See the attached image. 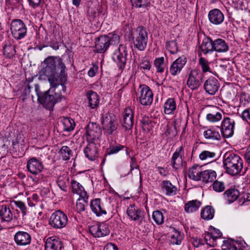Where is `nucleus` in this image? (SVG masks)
<instances>
[{
	"label": "nucleus",
	"mask_w": 250,
	"mask_h": 250,
	"mask_svg": "<svg viewBox=\"0 0 250 250\" xmlns=\"http://www.w3.org/2000/svg\"><path fill=\"white\" fill-rule=\"evenodd\" d=\"M223 164L226 172L231 176L239 174L243 168L241 158L231 152H228L224 154Z\"/></svg>",
	"instance_id": "f257e3e1"
},
{
	"label": "nucleus",
	"mask_w": 250,
	"mask_h": 250,
	"mask_svg": "<svg viewBox=\"0 0 250 250\" xmlns=\"http://www.w3.org/2000/svg\"><path fill=\"white\" fill-rule=\"evenodd\" d=\"M57 58L54 56H49L46 58L43 63L45 66L43 68L41 73L42 75L46 76L50 83L51 88H55L61 83L59 81L57 70Z\"/></svg>",
	"instance_id": "f03ea898"
},
{
	"label": "nucleus",
	"mask_w": 250,
	"mask_h": 250,
	"mask_svg": "<svg viewBox=\"0 0 250 250\" xmlns=\"http://www.w3.org/2000/svg\"><path fill=\"white\" fill-rule=\"evenodd\" d=\"M133 44L140 51H144L146 47L148 33L143 26L138 27L133 36Z\"/></svg>",
	"instance_id": "7ed1b4c3"
},
{
	"label": "nucleus",
	"mask_w": 250,
	"mask_h": 250,
	"mask_svg": "<svg viewBox=\"0 0 250 250\" xmlns=\"http://www.w3.org/2000/svg\"><path fill=\"white\" fill-rule=\"evenodd\" d=\"M204 77V74L197 69L191 70L188 75L187 84L192 91L197 90L202 85Z\"/></svg>",
	"instance_id": "20e7f679"
},
{
	"label": "nucleus",
	"mask_w": 250,
	"mask_h": 250,
	"mask_svg": "<svg viewBox=\"0 0 250 250\" xmlns=\"http://www.w3.org/2000/svg\"><path fill=\"white\" fill-rule=\"evenodd\" d=\"M27 27L20 19L14 20L11 23L10 31L12 37L19 40L24 38L27 34Z\"/></svg>",
	"instance_id": "39448f33"
},
{
	"label": "nucleus",
	"mask_w": 250,
	"mask_h": 250,
	"mask_svg": "<svg viewBox=\"0 0 250 250\" xmlns=\"http://www.w3.org/2000/svg\"><path fill=\"white\" fill-rule=\"evenodd\" d=\"M137 98L143 105H150L153 102V94L150 88L145 85H141L137 90Z\"/></svg>",
	"instance_id": "423d86ee"
},
{
	"label": "nucleus",
	"mask_w": 250,
	"mask_h": 250,
	"mask_svg": "<svg viewBox=\"0 0 250 250\" xmlns=\"http://www.w3.org/2000/svg\"><path fill=\"white\" fill-rule=\"evenodd\" d=\"M68 222V217L63 211L58 210L53 212L49 219V224L54 229L64 228Z\"/></svg>",
	"instance_id": "0eeeda50"
},
{
	"label": "nucleus",
	"mask_w": 250,
	"mask_h": 250,
	"mask_svg": "<svg viewBox=\"0 0 250 250\" xmlns=\"http://www.w3.org/2000/svg\"><path fill=\"white\" fill-rule=\"evenodd\" d=\"M50 91V89L38 95V100L45 108L51 110L55 104L60 101L61 97L56 93H55L54 95L49 94Z\"/></svg>",
	"instance_id": "6e6552de"
},
{
	"label": "nucleus",
	"mask_w": 250,
	"mask_h": 250,
	"mask_svg": "<svg viewBox=\"0 0 250 250\" xmlns=\"http://www.w3.org/2000/svg\"><path fill=\"white\" fill-rule=\"evenodd\" d=\"M104 133L106 135H112L118 127V123L115 118L109 114H106L102 117L101 121Z\"/></svg>",
	"instance_id": "1a4fd4ad"
},
{
	"label": "nucleus",
	"mask_w": 250,
	"mask_h": 250,
	"mask_svg": "<svg viewBox=\"0 0 250 250\" xmlns=\"http://www.w3.org/2000/svg\"><path fill=\"white\" fill-rule=\"evenodd\" d=\"M127 55L126 46L124 44H120L112 56L113 60L117 63L121 69H123L125 65Z\"/></svg>",
	"instance_id": "9d476101"
},
{
	"label": "nucleus",
	"mask_w": 250,
	"mask_h": 250,
	"mask_svg": "<svg viewBox=\"0 0 250 250\" xmlns=\"http://www.w3.org/2000/svg\"><path fill=\"white\" fill-rule=\"evenodd\" d=\"M235 121L230 117L224 118L221 122L220 130L222 135L225 138H228L233 136L235 127Z\"/></svg>",
	"instance_id": "9b49d317"
},
{
	"label": "nucleus",
	"mask_w": 250,
	"mask_h": 250,
	"mask_svg": "<svg viewBox=\"0 0 250 250\" xmlns=\"http://www.w3.org/2000/svg\"><path fill=\"white\" fill-rule=\"evenodd\" d=\"M86 141L88 144L83 149L84 155L89 160L94 161L98 157V149L100 145L98 141Z\"/></svg>",
	"instance_id": "f8f14e48"
},
{
	"label": "nucleus",
	"mask_w": 250,
	"mask_h": 250,
	"mask_svg": "<svg viewBox=\"0 0 250 250\" xmlns=\"http://www.w3.org/2000/svg\"><path fill=\"white\" fill-rule=\"evenodd\" d=\"M89 231L95 237H102L110 233L108 225L104 222L94 223L89 227Z\"/></svg>",
	"instance_id": "ddd939ff"
},
{
	"label": "nucleus",
	"mask_w": 250,
	"mask_h": 250,
	"mask_svg": "<svg viewBox=\"0 0 250 250\" xmlns=\"http://www.w3.org/2000/svg\"><path fill=\"white\" fill-rule=\"evenodd\" d=\"M222 235L220 230L211 227L209 232L205 235V241L208 245L216 247L218 245V240L221 238Z\"/></svg>",
	"instance_id": "4468645a"
},
{
	"label": "nucleus",
	"mask_w": 250,
	"mask_h": 250,
	"mask_svg": "<svg viewBox=\"0 0 250 250\" xmlns=\"http://www.w3.org/2000/svg\"><path fill=\"white\" fill-rule=\"evenodd\" d=\"M16 211L18 212V211L14 208L10 209L8 206L5 205L0 206V219L1 222H9L13 219H17Z\"/></svg>",
	"instance_id": "2eb2a0df"
},
{
	"label": "nucleus",
	"mask_w": 250,
	"mask_h": 250,
	"mask_svg": "<svg viewBox=\"0 0 250 250\" xmlns=\"http://www.w3.org/2000/svg\"><path fill=\"white\" fill-rule=\"evenodd\" d=\"M86 140L98 141L101 135V130L99 125L95 123H89L86 131Z\"/></svg>",
	"instance_id": "dca6fc26"
},
{
	"label": "nucleus",
	"mask_w": 250,
	"mask_h": 250,
	"mask_svg": "<svg viewBox=\"0 0 250 250\" xmlns=\"http://www.w3.org/2000/svg\"><path fill=\"white\" fill-rule=\"evenodd\" d=\"M187 62V59L185 56L179 57L170 65L169 67V73L171 75L174 76L179 74Z\"/></svg>",
	"instance_id": "f3484780"
},
{
	"label": "nucleus",
	"mask_w": 250,
	"mask_h": 250,
	"mask_svg": "<svg viewBox=\"0 0 250 250\" xmlns=\"http://www.w3.org/2000/svg\"><path fill=\"white\" fill-rule=\"evenodd\" d=\"M110 44L109 36L106 35L101 36L96 41L94 51L98 53H104L106 51Z\"/></svg>",
	"instance_id": "a211bd4d"
},
{
	"label": "nucleus",
	"mask_w": 250,
	"mask_h": 250,
	"mask_svg": "<svg viewBox=\"0 0 250 250\" xmlns=\"http://www.w3.org/2000/svg\"><path fill=\"white\" fill-rule=\"evenodd\" d=\"M122 125L126 130L131 129L134 124V112L130 107H127L123 112Z\"/></svg>",
	"instance_id": "6ab92c4d"
},
{
	"label": "nucleus",
	"mask_w": 250,
	"mask_h": 250,
	"mask_svg": "<svg viewBox=\"0 0 250 250\" xmlns=\"http://www.w3.org/2000/svg\"><path fill=\"white\" fill-rule=\"evenodd\" d=\"M27 168L28 170L34 175H38L43 169V165L42 162L36 158H30L27 162Z\"/></svg>",
	"instance_id": "aec40b11"
},
{
	"label": "nucleus",
	"mask_w": 250,
	"mask_h": 250,
	"mask_svg": "<svg viewBox=\"0 0 250 250\" xmlns=\"http://www.w3.org/2000/svg\"><path fill=\"white\" fill-rule=\"evenodd\" d=\"M71 185L73 193L77 194L80 196L78 201L83 200V202L87 203L88 195L83 187L79 183L74 180L71 182Z\"/></svg>",
	"instance_id": "412c9836"
},
{
	"label": "nucleus",
	"mask_w": 250,
	"mask_h": 250,
	"mask_svg": "<svg viewBox=\"0 0 250 250\" xmlns=\"http://www.w3.org/2000/svg\"><path fill=\"white\" fill-rule=\"evenodd\" d=\"M45 250H62L63 248L62 241L56 236L48 237L45 243Z\"/></svg>",
	"instance_id": "4be33fe9"
},
{
	"label": "nucleus",
	"mask_w": 250,
	"mask_h": 250,
	"mask_svg": "<svg viewBox=\"0 0 250 250\" xmlns=\"http://www.w3.org/2000/svg\"><path fill=\"white\" fill-rule=\"evenodd\" d=\"M183 155L184 150L183 146H181L176 149L171 159V163L173 168L177 169L182 167L183 161L182 156Z\"/></svg>",
	"instance_id": "5701e85b"
},
{
	"label": "nucleus",
	"mask_w": 250,
	"mask_h": 250,
	"mask_svg": "<svg viewBox=\"0 0 250 250\" xmlns=\"http://www.w3.org/2000/svg\"><path fill=\"white\" fill-rule=\"evenodd\" d=\"M204 87L207 93L210 95H213L217 92L219 87V83L216 78L211 77L205 81Z\"/></svg>",
	"instance_id": "b1692460"
},
{
	"label": "nucleus",
	"mask_w": 250,
	"mask_h": 250,
	"mask_svg": "<svg viewBox=\"0 0 250 250\" xmlns=\"http://www.w3.org/2000/svg\"><path fill=\"white\" fill-rule=\"evenodd\" d=\"M208 18L209 21L213 24L219 25L224 20V15L219 9H213L209 11Z\"/></svg>",
	"instance_id": "393cba45"
},
{
	"label": "nucleus",
	"mask_w": 250,
	"mask_h": 250,
	"mask_svg": "<svg viewBox=\"0 0 250 250\" xmlns=\"http://www.w3.org/2000/svg\"><path fill=\"white\" fill-rule=\"evenodd\" d=\"M92 211L98 216L106 214V211L99 198L93 200L90 202Z\"/></svg>",
	"instance_id": "a878e982"
},
{
	"label": "nucleus",
	"mask_w": 250,
	"mask_h": 250,
	"mask_svg": "<svg viewBox=\"0 0 250 250\" xmlns=\"http://www.w3.org/2000/svg\"><path fill=\"white\" fill-rule=\"evenodd\" d=\"M16 243L19 246H26L30 243L31 236L26 232L19 231L14 236Z\"/></svg>",
	"instance_id": "bb28decb"
},
{
	"label": "nucleus",
	"mask_w": 250,
	"mask_h": 250,
	"mask_svg": "<svg viewBox=\"0 0 250 250\" xmlns=\"http://www.w3.org/2000/svg\"><path fill=\"white\" fill-rule=\"evenodd\" d=\"M162 192L166 196H170L176 194L177 187L167 180L163 181L161 184Z\"/></svg>",
	"instance_id": "cd10ccee"
},
{
	"label": "nucleus",
	"mask_w": 250,
	"mask_h": 250,
	"mask_svg": "<svg viewBox=\"0 0 250 250\" xmlns=\"http://www.w3.org/2000/svg\"><path fill=\"white\" fill-rule=\"evenodd\" d=\"M213 51L218 53H225L229 49L228 43L224 40L220 38L213 41Z\"/></svg>",
	"instance_id": "c85d7f7f"
},
{
	"label": "nucleus",
	"mask_w": 250,
	"mask_h": 250,
	"mask_svg": "<svg viewBox=\"0 0 250 250\" xmlns=\"http://www.w3.org/2000/svg\"><path fill=\"white\" fill-rule=\"evenodd\" d=\"M213 41L210 38L205 36L200 46L202 52L205 54L212 53L213 51Z\"/></svg>",
	"instance_id": "c756f323"
},
{
	"label": "nucleus",
	"mask_w": 250,
	"mask_h": 250,
	"mask_svg": "<svg viewBox=\"0 0 250 250\" xmlns=\"http://www.w3.org/2000/svg\"><path fill=\"white\" fill-rule=\"evenodd\" d=\"M202 172L200 167L194 165L189 168L188 176L190 179L195 181H201Z\"/></svg>",
	"instance_id": "7c9ffc66"
},
{
	"label": "nucleus",
	"mask_w": 250,
	"mask_h": 250,
	"mask_svg": "<svg viewBox=\"0 0 250 250\" xmlns=\"http://www.w3.org/2000/svg\"><path fill=\"white\" fill-rule=\"evenodd\" d=\"M212 108V112L207 114V120L211 123H215L220 121L222 118V115L221 112L217 111L219 108L217 106H209Z\"/></svg>",
	"instance_id": "2f4dec72"
},
{
	"label": "nucleus",
	"mask_w": 250,
	"mask_h": 250,
	"mask_svg": "<svg viewBox=\"0 0 250 250\" xmlns=\"http://www.w3.org/2000/svg\"><path fill=\"white\" fill-rule=\"evenodd\" d=\"M224 198L229 204L231 203L236 200L239 196V192L234 188L227 190L223 194Z\"/></svg>",
	"instance_id": "473e14b6"
},
{
	"label": "nucleus",
	"mask_w": 250,
	"mask_h": 250,
	"mask_svg": "<svg viewBox=\"0 0 250 250\" xmlns=\"http://www.w3.org/2000/svg\"><path fill=\"white\" fill-rule=\"evenodd\" d=\"M199 158L202 161L212 162L216 160V153L213 150H204L200 153Z\"/></svg>",
	"instance_id": "72a5a7b5"
},
{
	"label": "nucleus",
	"mask_w": 250,
	"mask_h": 250,
	"mask_svg": "<svg viewBox=\"0 0 250 250\" xmlns=\"http://www.w3.org/2000/svg\"><path fill=\"white\" fill-rule=\"evenodd\" d=\"M142 211L135 205L130 206L127 210L128 216L133 221L139 220L141 218Z\"/></svg>",
	"instance_id": "f704fd0d"
},
{
	"label": "nucleus",
	"mask_w": 250,
	"mask_h": 250,
	"mask_svg": "<svg viewBox=\"0 0 250 250\" xmlns=\"http://www.w3.org/2000/svg\"><path fill=\"white\" fill-rule=\"evenodd\" d=\"M88 106L92 109L97 107L99 103V98L98 94L92 90L87 93Z\"/></svg>",
	"instance_id": "c9c22d12"
},
{
	"label": "nucleus",
	"mask_w": 250,
	"mask_h": 250,
	"mask_svg": "<svg viewBox=\"0 0 250 250\" xmlns=\"http://www.w3.org/2000/svg\"><path fill=\"white\" fill-rule=\"evenodd\" d=\"M216 172L211 169L203 171L201 181L205 183L212 182L216 179Z\"/></svg>",
	"instance_id": "e433bc0d"
},
{
	"label": "nucleus",
	"mask_w": 250,
	"mask_h": 250,
	"mask_svg": "<svg viewBox=\"0 0 250 250\" xmlns=\"http://www.w3.org/2000/svg\"><path fill=\"white\" fill-rule=\"evenodd\" d=\"M201 205V202L197 200L188 201L185 205V210L192 213L197 210Z\"/></svg>",
	"instance_id": "4c0bfd02"
},
{
	"label": "nucleus",
	"mask_w": 250,
	"mask_h": 250,
	"mask_svg": "<svg viewBox=\"0 0 250 250\" xmlns=\"http://www.w3.org/2000/svg\"><path fill=\"white\" fill-rule=\"evenodd\" d=\"M176 109V104L174 99L169 98L165 103L164 112L166 114H173Z\"/></svg>",
	"instance_id": "58836bf2"
},
{
	"label": "nucleus",
	"mask_w": 250,
	"mask_h": 250,
	"mask_svg": "<svg viewBox=\"0 0 250 250\" xmlns=\"http://www.w3.org/2000/svg\"><path fill=\"white\" fill-rule=\"evenodd\" d=\"M3 50V55L7 58H12L16 54L15 46L10 42L5 44Z\"/></svg>",
	"instance_id": "ea45409f"
},
{
	"label": "nucleus",
	"mask_w": 250,
	"mask_h": 250,
	"mask_svg": "<svg viewBox=\"0 0 250 250\" xmlns=\"http://www.w3.org/2000/svg\"><path fill=\"white\" fill-rule=\"evenodd\" d=\"M203 135L207 139L219 140L221 139V135L219 131L216 130L214 128H211L205 131Z\"/></svg>",
	"instance_id": "a19ab883"
},
{
	"label": "nucleus",
	"mask_w": 250,
	"mask_h": 250,
	"mask_svg": "<svg viewBox=\"0 0 250 250\" xmlns=\"http://www.w3.org/2000/svg\"><path fill=\"white\" fill-rule=\"evenodd\" d=\"M214 210L211 206H207L201 212V216L204 220H210L214 217Z\"/></svg>",
	"instance_id": "79ce46f5"
},
{
	"label": "nucleus",
	"mask_w": 250,
	"mask_h": 250,
	"mask_svg": "<svg viewBox=\"0 0 250 250\" xmlns=\"http://www.w3.org/2000/svg\"><path fill=\"white\" fill-rule=\"evenodd\" d=\"M151 67V65L148 57H145L143 58L139 64V68L140 69H141L143 72H146L149 71L150 70Z\"/></svg>",
	"instance_id": "37998d69"
},
{
	"label": "nucleus",
	"mask_w": 250,
	"mask_h": 250,
	"mask_svg": "<svg viewBox=\"0 0 250 250\" xmlns=\"http://www.w3.org/2000/svg\"><path fill=\"white\" fill-rule=\"evenodd\" d=\"M183 239V235L179 231H175L170 236L169 243L172 245H180Z\"/></svg>",
	"instance_id": "c03bdc74"
},
{
	"label": "nucleus",
	"mask_w": 250,
	"mask_h": 250,
	"mask_svg": "<svg viewBox=\"0 0 250 250\" xmlns=\"http://www.w3.org/2000/svg\"><path fill=\"white\" fill-rule=\"evenodd\" d=\"M59 154L63 160H69L72 155V152L70 148L67 146H63L59 150Z\"/></svg>",
	"instance_id": "a18cd8bd"
},
{
	"label": "nucleus",
	"mask_w": 250,
	"mask_h": 250,
	"mask_svg": "<svg viewBox=\"0 0 250 250\" xmlns=\"http://www.w3.org/2000/svg\"><path fill=\"white\" fill-rule=\"evenodd\" d=\"M125 146L119 144H117L116 142H115V144L112 143L110 144L106 153L107 155L116 154L121 150H123Z\"/></svg>",
	"instance_id": "49530a36"
},
{
	"label": "nucleus",
	"mask_w": 250,
	"mask_h": 250,
	"mask_svg": "<svg viewBox=\"0 0 250 250\" xmlns=\"http://www.w3.org/2000/svg\"><path fill=\"white\" fill-rule=\"evenodd\" d=\"M154 64L157 72L162 73L164 71L166 64L165 63V59L163 57L156 58L154 62Z\"/></svg>",
	"instance_id": "de8ad7c7"
},
{
	"label": "nucleus",
	"mask_w": 250,
	"mask_h": 250,
	"mask_svg": "<svg viewBox=\"0 0 250 250\" xmlns=\"http://www.w3.org/2000/svg\"><path fill=\"white\" fill-rule=\"evenodd\" d=\"M63 130L66 131L73 130L75 126V121L71 118L67 117L63 119Z\"/></svg>",
	"instance_id": "09e8293b"
},
{
	"label": "nucleus",
	"mask_w": 250,
	"mask_h": 250,
	"mask_svg": "<svg viewBox=\"0 0 250 250\" xmlns=\"http://www.w3.org/2000/svg\"><path fill=\"white\" fill-rule=\"evenodd\" d=\"M177 133V123L175 121L173 123L168 124L165 134L166 136H174Z\"/></svg>",
	"instance_id": "8fccbe9b"
},
{
	"label": "nucleus",
	"mask_w": 250,
	"mask_h": 250,
	"mask_svg": "<svg viewBox=\"0 0 250 250\" xmlns=\"http://www.w3.org/2000/svg\"><path fill=\"white\" fill-rule=\"evenodd\" d=\"M152 218L157 225H161L164 223V217L162 212L159 210L154 211L152 213Z\"/></svg>",
	"instance_id": "3c124183"
},
{
	"label": "nucleus",
	"mask_w": 250,
	"mask_h": 250,
	"mask_svg": "<svg viewBox=\"0 0 250 250\" xmlns=\"http://www.w3.org/2000/svg\"><path fill=\"white\" fill-rule=\"evenodd\" d=\"M212 188L215 192H221L225 189L226 186L224 182L216 180L213 181Z\"/></svg>",
	"instance_id": "603ef678"
},
{
	"label": "nucleus",
	"mask_w": 250,
	"mask_h": 250,
	"mask_svg": "<svg viewBox=\"0 0 250 250\" xmlns=\"http://www.w3.org/2000/svg\"><path fill=\"white\" fill-rule=\"evenodd\" d=\"M133 6L137 8L147 7L150 4L149 0H130Z\"/></svg>",
	"instance_id": "864d4df0"
},
{
	"label": "nucleus",
	"mask_w": 250,
	"mask_h": 250,
	"mask_svg": "<svg viewBox=\"0 0 250 250\" xmlns=\"http://www.w3.org/2000/svg\"><path fill=\"white\" fill-rule=\"evenodd\" d=\"M199 64L201 66L203 72H211L209 63L206 59L201 57L199 60Z\"/></svg>",
	"instance_id": "5fc2aeb1"
},
{
	"label": "nucleus",
	"mask_w": 250,
	"mask_h": 250,
	"mask_svg": "<svg viewBox=\"0 0 250 250\" xmlns=\"http://www.w3.org/2000/svg\"><path fill=\"white\" fill-rule=\"evenodd\" d=\"M250 103V95L246 93H242L240 97L239 106L245 107Z\"/></svg>",
	"instance_id": "6e6d98bb"
},
{
	"label": "nucleus",
	"mask_w": 250,
	"mask_h": 250,
	"mask_svg": "<svg viewBox=\"0 0 250 250\" xmlns=\"http://www.w3.org/2000/svg\"><path fill=\"white\" fill-rule=\"evenodd\" d=\"M167 49L171 54H175L178 51L177 43L175 41L167 42L166 43Z\"/></svg>",
	"instance_id": "4d7b16f0"
},
{
	"label": "nucleus",
	"mask_w": 250,
	"mask_h": 250,
	"mask_svg": "<svg viewBox=\"0 0 250 250\" xmlns=\"http://www.w3.org/2000/svg\"><path fill=\"white\" fill-rule=\"evenodd\" d=\"M40 201V197L36 193L32 194L31 197L27 199L28 204L30 207H35Z\"/></svg>",
	"instance_id": "13d9d810"
},
{
	"label": "nucleus",
	"mask_w": 250,
	"mask_h": 250,
	"mask_svg": "<svg viewBox=\"0 0 250 250\" xmlns=\"http://www.w3.org/2000/svg\"><path fill=\"white\" fill-rule=\"evenodd\" d=\"M13 203L16 207L21 210L23 215H25L27 214V208L23 202L21 201H14Z\"/></svg>",
	"instance_id": "bf43d9fd"
},
{
	"label": "nucleus",
	"mask_w": 250,
	"mask_h": 250,
	"mask_svg": "<svg viewBox=\"0 0 250 250\" xmlns=\"http://www.w3.org/2000/svg\"><path fill=\"white\" fill-rule=\"evenodd\" d=\"M241 117L243 121L250 124V107L243 110L242 112Z\"/></svg>",
	"instance_id": "052dcab7"
},
{
	"label": "nucleus",
	"mask_w": 250,
	"mask_h": 250,
	"mask_svg": "<svg viewBox=\"0 0 250 250\" xmlns=\"http://www.w3.org/2000/svg\"><path fill=\"white\" fill-rule=\"evenodd\" d=\"M190 241L194 247L198 248L204 245L205 241V240H203L202 239L196 237L191 238Z\"/></svg>",
	"instance_id": "680f3d73"
},
{
	"label": "nucleus",
	"mask_w": 250,
	"mask_h": 250,
	"mask_svg": "<svg viewBox=\"0 0 250 250\" xmlns=\"http://www.w3.org/2000/svg\"><path fill=\"white\" fill-rule=\"evenodd\" d=\"M240 196L239 201L240 205H243L246 201H250V193L248 192H243Z\"/></svg>",
	"instance_id": "e2e57ef3"
},
{
	"label": "nucleus",
	"mask_w": 250,
	"mask_h": 250,
	"mask_svg": "<svg viewBox=\"0 0 250 250\" xmlns=\"http://www.w3.org/2000/svg\"><path fill=\"white\" fill-rule=\"evenodd\" d=\"M42 0H27L29 5L33 8H36L40 6Z\"/></svg>",
	"instance_id": "0e129e2a"
},
{
	"label": "nucleus",
	"mask_w": 250,
	"mask_h": 250,
	"mask_svg": "<svg viewBox=\"0 0 250 250\" xmlns=\"http://www.w3.org/2000/svg\"><path fill=\"white\" fill-rule=\"evenodd\" d=\"M104 250H119L117 245L112 243L106 244L104 248Z\"/></svg>",
	"instance_id": "69168bd1"
},
{
	"label": "nucleus",
	"mask_w": 250,
	"mask_h": 250,
	"mask_svg": "<svg viewBox=\"0 0 250 250\" xmlns=\"http://www.w3.org/2000/svg\"><path fill=\"white\" fill-rule=\"evenodd\" d=\"M110 40V44H117L120 42V36L117 34H113L111 37H109Z\"/></svg>",
	"instance_id": "338daca9"
},
{
	"label": "nucleus",
	"mask_w": 250,
	"mask_h": 250,
	"mask_svg": "<svg viewBox=\"0 0 250 250\" xmlns=\"http://www.w3.org/2000/svg\"><path fill=\"white\" fill-rule=\"evenodd\" d=\"M98 67L97 66H93L92 67H90L88 71V75L90 77H94L97 72H98Z\"/></svg>",
	"instance_id": "774afa93"
}]
</instances>
